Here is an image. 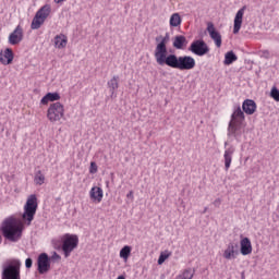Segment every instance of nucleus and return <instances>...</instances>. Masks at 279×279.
Wrapping results in <instances>:
<instances>
[{"label":"nucleus","mask_w":279,"mask_h":279,"mask_svg":"<svg viewBox=\"0 0 279 279\" xmlns=\"http://www.w3.org/2000/svg\"><path fill=\"white\" fill-rule=\"evenodd\" d=\"M14 60V52L12 51V48H7L4 52H0V62L1 64H12Z\"/></svg>","instance_id":"obj_17"},{"label":"nucleus","mask_w":279,"mask_h":279,"mask_svg":"<svg viewBox=\"0 0 279 279\" xmlns=\"http://www.w3.org/2000/svg\"><path fill=\"white\" fill-rule=\"evenodd\" d=\"M235 148L234 146H229L223 154V160H225V170L229 171L230 166L232 165V157L234 156Z\"/></svg>","instance_id":"obj_15"},{"label":"nucleus","mask_w":279,"mask_h":279,"mask_svg":"<svg viewBox=\"0 0 279 279\" xmlns=\"http://www.w3.org/2000/svg\"><path fill=\"white\" fill-rule=\"evenodd\" d=\"M172 45L174 49H184V45H186V37L183 35L175 36Z\"/></svg>","instance_id":"obj_22"},{"label":"nucleus","mask_w":279,"mask_h":279,"mask_svg":"<svg viewBox=\"0 0 279 279\" xmlns=\"http://www.w3.org/2000/svg\"><path fill=\"white\" fill-rule=\"evenodd\" d=\"M2 279H21V260L14 259L3 266Z\"/></svg>","instance_id":"obj_5"},{"label":"nucleus","mask_w":279,"mask_h":279,"mask_svg":"<svg viewBox=\"0 0 279 279\" xmlns=\"http://www.w3.org/2000/svg\"><path fill=\"white\" fill-rule=\"evenodd\" d=\"M126 197L129 198V199H134V192L133 191H130L128 194H126Z\"/></svg>","instance_id":"obj_37"},{"label":"nucleus","mask_w":279,"mask_h":279,"mask_svg":"<svg viewBox=\"0 0 279 279\" xmlns=\"http://www.w3.org/2000/svg\"><path fill=\"white\" fill-rule=\"evenodd\" d=\"M207 32L211 40L215 41L216 47H221V34L215 29V24H213V22L207 24Z\"/></svg>","instance_id":"obj_12"},{"label":"nucleus","mask_w":279,"mask_h":279,"mask_svg":"<svg viewBox=\"0 0 279 279\" xmlns=\"http://www.w3.org/2000/svg\"><path fill=\"white\" fill-rule=\"evenodd\" d=\"M44 24L45 21L43 20V17L35 15L31 24V29H40Z\"/></svg>","instance_id":"obj_26"},{"label":"nucleus","mask_w":279,"mask_h":279,"mask_svg":"<svg viewBox=\"0 0 279 279\" xmlns=\"http://www.w3.org/2000/svg\"><path fill=\"white\" fill-rule=\"evenodd\" d=\"M1 232L4 239L17 243L23 236V222L11 216L2 222Z\"/></svg>","instance_id":"obj_2"},{"label":"nucleus","mask_w":279,"mask_h":279,"mask_svg":"<svg viewBox=\"0 0 279 279\" xmlns=\"http://www.w3.org/2000/svg\"><path fill=\"white\" fill-rule=\"evenodd\" d=\"M23 41V27L17 25L15 29L9 35V45H19Z\"/></svg>","instance_id":"obj_11"},{"label":"nucleus","mask_w":279,"mask_h":279,"mask_svg":"<svg viewBox=\"0 0 279 279\" xmlns=\"http://www.w3.org/2000/svg\"><path fill=\"white\" fill-rule=\"evenodd\" d=\"M51 269V258H49V255L47 253H41L37 257V271L41 276L45 274H48V271Z\"/></svg>","instance_id":"obj_8"},{"label":"nucleus","mask_w":279,"mask_h":279,"mask_svg":"<svg viewBox=\"0 0 279 279\" xmlns=\"http://www.w3.org/2000/svg\"><path fill=\"white\" fill-rule=\"evenodd\" d=\"M236 60H239V57H236V54L234 53V51H228L225 54V61L223 64H226L227 66H230V64H233V62H236Z\"/></svg>","instance_id":"obj_24"},{"label":"nucleus","mask_w":279,"mask_h":279,"mask_svg":"<svg viewBox=\"0 0 279 279\" xmlns=\"http://www.w3.org/2000/svg\"><path fill=\"white\" fill-rule=\"evenodd\" d=\"M169 33L165 36L159 35L155 38L157 46L155 48L154 57L159 66H170V69H178L179 71H193L195 66V58L191 56H177L169 53L167 45L169 44Z\"/></svg>","instance_id":"obj_1"},{"label":"nucleus","mask_w":279,"mask_h":279,"mask_svg":"<svg viewBox=\"0 0 279 279\" xmlns=\"http://www.w3.org/2000/svg\"><path fill=\"white\" fill-rule=\"evenodd\" d=\"M256 101L252 99H245L242 104V110L245 112V114H254V112H256Z\"/></svg>","instance_id":"obj_19"},{"label":"nucleus","mask_w":279,"mask_h":279,"mask_svg":"<svg viewBox=\"0 0 279 279\" xmlns=\"http://www.w3.org/2000/svg\"><path fill=\"white\" fill-rule=\"evenodd\" d=\"M48 99L50 101H60V94L59 93H48Z\"/></svg>","instance_id":"obj_31"},{"label":"nucleus","mask_w":279,"mask_h":279,"mask_svg":"<svg viewBox=\"0 0 279 279\" xmlns=\"http://www.w3.org/2000/svg\"><path fill=\"white\" fill-rule=\"evenodd\" d=\"M53 247H54V250H62V245L58 242L53 243Z\"/></svg>","instance_id":"obj_38"},{"label":"nucleus","mask_w":279,"mask_h":279,"mask_svg":"<svg viewBox=\"0 0 279 279\" xmlns=\"http://www.w3.org/2000/svg\"><path fill=\"white\" fill-rule=\"evenodd\" d=\"M64 117V106L61 102H53L47 110V119L50 123H57Z\"/></svg>","instance_id":"obj_6"},{"label":"nucleus","mask_w":279,"mask_h":279,"mask_svg":"<svg viewBox=\"0 0 279 279\" xmlns=\"http://www.w3.org/2000/svg\"><path fill=\"white\" fill-rule=\"evenodd\" d=\"M207 210H208V207H205L203 210V215H205V213H207Z\"/></svg>","instance_id":"obj_41"},{"label":"nucleus","mask_w":279,"mask_h":279,"mask_svg":"<svg viewBox=\"0 0 279 279\" xmlns=\"http://www.w3.org/2000/svg\"><path fill=\"white\" fill-rule=\"evenodd\" d=\"M107 86L111 97H114L116 90L119 88V75H114L110 81H108Z\"/></svg>","instance_id":"obj_20"},{"label":"nucleus","mask_w":279,"mask_h":279,"mask_svg":"<svg viewBox=\"0 0 279 279\" xmlns=\"http://www.w3.org/2000/svg\"><path fill=\"white\" fill-rule=\"evenodd\" d=\"M225 147H228V142H225Z\"/></svg>","instance_id":"obj_43"},{"label":"nucleus","mask_w":279,"mask_h":279,"mask_svg":"<svg viewBox=\"0 0 279 279\" xmlns=\"http://www.w3.org/2000/svg\"><path fill=\"white\" fill-rule=\"evenodd\" d=\"M130 254H132V247L129 245H125L120 250V258H123V260H128L130 258Z\"/></svg>","instance_id":"obj_28"},{"label":"nucleus","mask_w":279,"mask_h":279,"mask_svg":"<svg viewBox=\"0 0 279 279\" xmlns=\"http://www.w3.org/2000/svg\"><path fill=\"white\" fill-rule=\"evenodd\" d=\"M49 101H51V100H49L48 94H46V95L41 98L40 104H43V106H47V105L49 104Z\"/></svg>","instance_id":"obj_35"},{"label":"nucleus","mask_w":279,"mask_h":279,"mask_svg":"<svg viewBox=\"0 0 279 279\" xmlns=\"http://www.w3.org/2000/svg\"><path fill=\"white\" fill-rule=\"evenodd\" d=\"M182 25V17L180 16V13H173L170 16V27H180Z\"/></svg>","instance_id":"obj_25"},{"label":"nucleus","mask_w":279,"mask_h":279,"mask_svg":"<svg viewBox=\"0 0 279 279\" xmlns=\"http://www.w3.org/2000/svg\"><path fill=\"white\" fill-rule=\"evenodd\" d=\"M247 7H242L235 14L233 24V34H239L241 32V25H243V14Z\"/></svg>","instance_id":"obj_13"},{"label":"nucleus","mask_w":279,"mask_h":279,"mask_svg":"<svg viewBox=\"0 0 279 279\" xmlns=\"http://www.w3.org/2000/svg\"><path fill=\"white\" fill-rule=\"evenodd\" d=\"M89 173H97V163L95 161L90 162Z\"/></svg>","instance_id":"obj_33"},{"label":"nucleus","mask_w":279,"mask_h":279,"mask_svg":"<svg viewBox=\"0 0 279 279\" xmlns=\"http://www.w3.org/2000/svg\"><path fill=\"white\" fill-rule=\"evenodd\" d=\"M227 136L229 141H236L241 143V137L243 136V132H241V124L236 122H229Z\"/></svg>","instance_id":"obj_9"},{"label":"nucleus","mask_w":279,"mask_h":279,"mask_svg":"<svg viewBox=\"0 0 279 279\" xmlns=\"http://www.w3.org/2000/svg\"><path fill=\"white\" fill-rule=\"evenodd\" d=\"M62 257L57 254L56 252H53L52 256H51V260H60Z\"/></svg>","instance_id":"obj_36"},{"label":"nucleus","mask_w":279,"mask_h":279,"mask_svg":"<svg viewBox=\"0 0 279 279\" xmlns=\"http://www.w3.org/2000/svg\"><path fill=\"white\" fill-rule=\"evenodd\" d=\"M242 279H245V272H242Z\"/></svg>","instance_id":"obj_42"},{"label":"nucleus","mask_w":279,"mask_h":279,"mask_svg":"<svg viewBox=\"0 0 279 279\" xmlns=\"http://www.w3.org/2000/svg\"><path fill=\"white\" fill-rule=\"evenodd\" d=\"M32 265H34V260L32 258H26L25 260V267L26 269H32Z\"/></svg>","instance_id":"obj_34"},{"label":"nucleus","mask_w":279,"mask_h":279,"mask_svg":"<svg viewBox=\"0 0 279 279\" xmlns=\"http://www.w3.org/2000/svg\"><path fill=\"white\" fill-rule=\"evenodd\" d=\"M169 256H171V253H169L168 251H166L165 253H161L159 255V258H158V265H162L165 263V260H167V258H169Z\"/></svg>","instance_id":"obj_30"},{"label":"nucleus","mask_w":279,"mask_h":279,"mask_svg":"<svg viewBox=\"0 0 279 279\" xmlns=\"http://www.w3.org/2000/svg\"><path fill=\"white\" fill-rule=\"evenodd\" d=\"M270 97L275 99V101H279V90L276 87H272L270 90Z\"/></svg>","instance_id":"obj_32"},{"label":"nucleus","mask_w":279,"mask_h":279,"mask_svg":"<svg viewBox=\"0 0 279 279\" xmlns=\"http://www.w3.org/2000/svg\"><path fill=\"white\" fill-rule=\"evenodd\" d=\"M34 182L37 186H43L45 182V174H43L41 170L35 172Z\"/></svg>","instance_id":"obj_27"},{"label":"nucleus","mask_w":279,"mask_h":279,"mask_svg":"<svg viewBox=\"0 0 279 279\" xmlns=\"http://www.w3.org/2000/svg\"><path fill=\"white\" fill-rule=\"evenodd\" d=\"M189 51L194 53V56H198V58H203V56L210 53V47H208V44L204 39H195L191 43Z\"/></svg>","instance_id":"obj_7"},{"label":"nucleus","mask_w":279,"mask_h":279,"mask_svg":"<svg viewBox=\"0 0 279 279\" xmlns=\"http://www.w3.org/2000/svg\"><path fill=\"white\" fill-rule=\"evenodd\" d=\"M36 210H38V198H36V195H31L26 201L24 213L22 215V219L27 226H32V221H34V217L36 216Z\"/></svg>","instance_id":"obj_3"},{"label":"nucleus","mask_w":279,"mask_h":279,"mask_svg":"<svg viewBox=\"0 0 279 279\" xmlns=\"http://www.w3.org/2000/svg\"><path fill=\"white\" fill-rule=\"evenodd\" d=\"M243 121H245V111L241 110V107L238 106L234 108L229 123H238L241 125Z\"/></svg>","instance_id":"obj_14"},{"label":"nucleus","mask_w":279,"mask_h":279,"mask_svg":"<svg viewBox=\"0 0 279 279\" xmlns=\"http://www.w3.org/2000/svg\"><path fill=\"white\" fill-rule=\"evenodd\" d=\"M77 245H80V238L76 234H65L61 244L64 257L69 258L73 250L77 248Z\"/></svg>","instance_id":"obj_4"},{"label":"nucleus","mask_w":279,"mask_h":279,"mask_svg":"<svg viewBox=\"0 0 279 279\" xmlns=\"http://www.w3.org/2000/svg\"><path fill=\"white\" fill-rule=\"evenodd\" d=\"M195 276V270L187 268L185 269L182 275L179 276V278L181 279H193V277Z\"/></svg>","instance_id":"obj_29"},{"label":"nucleus","mask_w":279,"mask_h":279,"mask_svg":"<svg viewBox=\"0 0 279 279\" xmlns=\"http://www.w3.org/2000/svg\"><path fill=\"white\" fill-rule=\"evenodd\" d=\"M66 0H54V3H64Z\"/></svg>","instance_id":"obj_40"},{"label":"nucleus","mask_w":279,"mask_h":279,"mask_svg":"<svg viewBox=\"0 0 279 279\" xmlns=\"http://www.w3.org/2000/svg\"><path fill=\"white\" fill-rule=\"evenodd\" d=\"M239 254V243L230 242L223 252V258L226 260H234Z\"/></svg>","instance_id":"obj_10"},{"label":"nucleus","mask_w":279,"mask_h":279,"mask_svg":"<svg viewBox=\"0 0 279 279\" xmlns=\"http://www.w3.org/2000/svg\"><path fill=\"white\" fill-rule=\"evenodd\" d=\"M51 14V7L49 4H45L41 7L35 15H37L39 19L47 21V17Z\"/></svg>","instance_id":"obj_21"},{"label":"nucleus","mask_w":279,"mask_h":279,"mask_svg":"<svg viewBox=\"0 0 279 279\" xmlns=\"http://www.w3.org/2000/svg\"><path fill=\"white\" fill-rule=\"evenodd\" d=\"M89 197L92 202H97L100 204L101 199H104V190L99 186H94L89 191Z\"/></svg>","instance_id":"obj_18"},{"label":"nucleus","mask_w":279,"mask_h":279,"mask_svg":"<svg viewBox=\"0 0 279 279\" xmlns=\"http://www.w3.org/2000/svg\"><path fill=\"white\" fill-rule=\"evenodd\" d=\"M215 206H219V204H221V199L220 198H217L215 202H214Z\"/></svg>","instance_id":"obj_39"},{"label":"nucleus","mask_w":279,"mask_h":279,"mask_svg":"<svg viewBox=\"0 0 279 279\" xmlns=\"http://www.w3.org/2000/svg\"><path fill=\"white\" fill-rule=\"evenodd\" d=\"M66 36L64 35H57L54 37V46L57 47V49H64V47H66Z\"/></svg>","instance_id":"obj_23"},{"label":"nucleus","mask_w":279,"mask_h":279,"mask_svg":"<svg viewBox=\"0 0 279 279\" xmlns=\"http://www.w3.org/2000/svg\"><path fill=\"white\" fill-rule=\"evenodd\" d=\"M240 252L242 256H250L252 254V241L248 238H243L240 241Z\"/></svg>","instance_id":"obj_16"}]
</instances>
